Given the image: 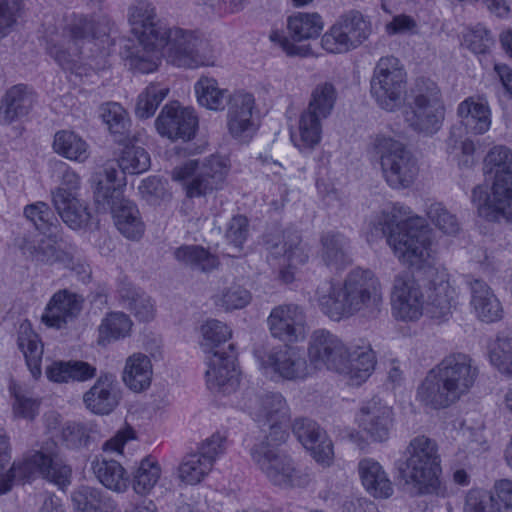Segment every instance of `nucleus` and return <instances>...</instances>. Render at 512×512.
Returning <instances> with one entry per match:
<instances>
[{"label": "nucleus", "mask_w": 512, "mask_h": 512, "mask_svg": "<svg viewBox=\"0 0 512 512\" xmlns=\"http://www.w3.org/2000/svg\"><path fill=\"white\" fill-rule=\"evenodd\" d=\"M406 83V72L400 61L393 56L382 57L374 68L370 92L382 109L394 111L401 105Z\"/></svg>", "instance_id": "nucleus-11"}, {"label": "nucleus", "mask_w": 512, "mask_h": 512, "mask_svg": "<svg viewBox=\"0 0 512 512\" xmlns=\"http://www.w3.org/2000/svg\"><path fill=\"white\" fill-rule=\"evenodd\" d=\"M427 216L445 234L455 235L460 229L456 216L449 212L442 203L430 204L427 209Z\"/></svg>", "instance_id": "nucleus-63"}, {"label": "nucleus", "mask_w": 512, "mask_h": 512, "mask_svg": "<svg viewBox=\"0 0 512 512\" xmlns=\"http://www.w3.org/2000/svg\"><path fill=\"white\" fill-rule=\"evenodd\" d=\"M484 174L493 177L491 194L483 185L473 188L471 201L488 221L512 219V151L494 146L484 159Z\"/></svg>", "instance_id": "nucleus-5"}, {"label": "nucleus", "mask_w": 512, "mask_h": 512, "mask_svg": "<svg viewBox=\"0 0 512 512\" xmlns=\"http://www.w3.org/2000/svg\"><path fill=\"white\" fill-rule=\"evenodd\" d=\"M271 335L285 342H296L303 334L305 314L297 304L279 305L268 317Z\"/></svg>", "instance_id": "nucleus-23"}, {"label": "nucleus", "mask_w": 512, "mask_h": 512, "mask_svg": "<svg viewBox=\"0 0 512 512\" xmlns=\"http://www.w3.org/2000/svg\"><path fill=\"white\" fill-rule=\"evenodd\" d=\"M135 137L132 135L125 142H117L121 146L117 165L123 173L139 174L150 166V157L146 150L134 145Z\"/></svg>", "instance_id": "nucleus-44"}, {"label": "nucleus", "mask_w": 512, "mask_h": 512, "mask_svg": "<svg viewBox=\"0 0 512 512\" xmlns=\"http://www.w3.org/2000/svg\"><path fill=\"white\" fill-rule=\"evenodd\" d=\"M118 294L121 301L140 321L153 319L154 304L144 291L135 287L132 283L122 280L118 285Z\"/></svg>", "instance_id": "nucleus-38"}, {"label": "nucleus", "mask_w": 512, "mask_h": 512, "mask_svg": "<svg viewBox=\"0 0 512 512\" xmlns=\"http://www.w3.org/2000/svg\"><path fill=\"white\" fill-rule=\"evenodd\" d=\"M168 93V86L160 83H150L138 96L135 108L136 116L141 119H147L153 116Z\"/></svg>", "instance_id": "nucleus-53"}, {"label": "nucleus", "mask_w": 512, "mask_h": 512, "mask_svg": "<svg viewBox=\"0 0 512 512\" xmlns=\"http://www.w3.org/2000/svg\"><path fill=\"white\" fill-rule=\"evenodd\" d=\"M391 302L396 317L401 320L413 321L422 315L425 296L411 273L402 272L395 276Z\"/></svg>", "instance_id": "nucleus-14"}, {"label": "nucleus", "mask_w": 512, "mask_h": 512, "mask_svg": "<svg viewBox=\"0 0 512 512\" xmlns=\"http://www.w3.org/2000/svg\"><path fill=\"white\" fill-rule=\"evenodd\" d=\"M213 469L196 452L187 454L178 467L179 479L189 485L200 483Z\"/></svg>", "instance_id": "nucleus-54"}, {"label": "nucleus", "mask_w": 512, "mask_h": 512, "mask_svg": "<svg viewBox=\"0 0 512 512\" xmlns=\"http://www.w3.org/2000/svg\"><path fill=\"white\" fill-rule=\"evenodd\" d=\"M345 354H347V347L337 335L325 329L315 330L311 334L308 356L315 367L325 366L335 372L343 370Z\"/></svg>", "instance_id": "nucleus-17"}, {"label": "nucleus", "mask_w": 512, "mask_h": 512, "mask_svg": "<svg viewBox=\"0 0 512 512\" xmlns=\"http://www.w3.org/2000/svg\"><path fill=\"white\" fill-rule=\"evenodd\" d=\"M457 114L467 133L481 135L491 126V110L483 96H471L463 100L457 107Z\"/></svg>", "instance_id": "nucleus-26"}, {"label": "nucleus", "mask_w": 512, "mask_h": 512, "mask_svg": "<svg viewBox=\"0 0 512 512\" xmlns=\"http://www.w3.org/2000/svg\"><path fill=\"white\" fill-rule=\"evenodd\" d=\"M464 512H501L495 497L480 489L470 490L464 503Z\"/></svg>", "instance_id": "nucleus-64"}, {"label": "nucleus", "mask_w": 512, "mask_h": 512, "mask_svg": "<svg viewBox=\"0 0 512 512\" xmlns=\"http://www.w3.org/2000/svg\"><path fill=\"white\" fill-rule=\"evenodd\" d=\"M265 246L274 258H283L289 266L304 264L309 258V249L295 228L289 227L279 235H267Z\"/></svg>", "instance_id": "nucleus-24"}, {"label": "nucleus", "mask_w": 512, "mask_h": 512, "mask_svg": "<svg viewBox=\"0 0 512 512\" xmlns=\"http://www.w3.org/2000/svg\"><path fill=\"white\" fill-rule=\"evenodd\" d=\"M359 423L374 441H386L392 427V410L373 398L361 408Z\"/></svg>", "instance_id": "nucleus-25"}, {"label": "nucleus", "mask_w": 512, "mask_h": 512, "mask_svg": "<svg viewBox=\"0 0 512 512\" xmlns=\"http://www.w3.org/2000/svg\"><path fill=\"white\" fill-rule=\"evenodd\" d=\"M128 21L141 46L153 47L155 43H161L167 26L158 18L151 2L138 0L133 3L128 9Z\"/></svg>", "instance_id": "nucleus-16"}, {"label": "nucleus", "mask_w": 512, "mask_h": 512, "mask_svg": "<svg viewBox=\"0 0 512 512\" xmlns=\"http://www.w3.org/2000/svg\"><path fill=\"white\" fill-rule=\"evenodd\" d=\"M358 472L366 491L378 499H387L394 493L388 474L382 465L372 458H364L358 464Z\"/></svg>", "instance_id": "nucleus-34"}, {"label": "nucleus", "mask_w": 512, "mask_h": 512, "mask_svg": "<svg viewBox=\"0 0 512 512\" xmlns=\"http://www.w3.org/2000/svg\"><path fill=\"white\" fill-rule=\"evenodd\" d=\"M282 443L260 440L250 450L257 468L273 484L279 487H302L309 481V475L296 467L292 458L279 449Z\"/></svg>", "instance_id": "nucleus-9"}, {"label": "nucleus", "mask_w": 512, "mask_h": 512, "mask_svg": "<svg viewBox=\"0 0 512 512\" xmlns=\"http://www.w3.org/2000/svg\"><path fill=\"white\" fill-rule=\"evenodd\" d=\"M101 118L115 142H125L132 136L130 119L126 110L119 103L110 102L102 105Z\"/></svg>", "instance_id": "nucleus-45"}, {"label": "nucleus", "mask_w": 512, "mask_h": 512, "mask_svg": "<svg viewBox=\"0 0 512 512\" xmlns=\"http://www.w3.org/2000/svg\"><path fill=\"white\" fill-rule=\"evenodd\" d=\"M225 166L219 157L211 156L203 162L189 160L182 166L176 167L172 177L184 181L188 197H201L222 187L225 180Z\"/></svg>", "instance_id": "nucleus-12"}, {"label": "nucleus", "mask_w": 512, "mask_h": 512, "mask_svg": "<svg viewBox=\"0 0 512 512\" xmlns=\"http://www.w3.org/2000/svg\"><path fill=\"white\" fill-rule=\"evenodd\" d=\"M289 419V407L280 393H268L260 397L255 420L269 429L262 440L284 443L289 436L286 429Z\"/></svg>", "instance_id": "nucleus-15"}, {"label": "nucleus", "mask_w": 512, "mask_h": 512, "mask_svg": "<svg viewBox=\"0 0 512 512\" xmlns=\"http://www.w3.org/2000/svg\"><path fill=\"white\" fill-rule=\"evenodd\" d=\"M10 392L14 398L12 404L14 416L33 420L39 411V401L30 391L16 384L10 386Z\"/></svg>", "instance_id": "nucleus-60"}, {"label": "nucleus", "mask_w": 512, "mask_h": 512, "mask_svg": "<svg viewBox=\"0 0 512 512\" xmlns=\"http://www.w3.org/2000/svg\"><path fill=\"white\" fill-rule=\"evenodd\" d=\"M18 346L24 354L32 376L38 378L41 375L43 344L29 323H22L19 327Z\"/></svg>", "instance_id": "nucleus-41"}, {"label": "nucleus", "mask_w": 512, "mask_h": 512, "mask_svg": "<svg viewBox=\"0 0 512 512\" xmlns=\"http://www.w3.org/2000/svg\"><path fill=\"white\" fill-rule=\"evenodd\" d=\"M320 245V257L327 267L341 270L352 263L350 241L342 233L324 232L320 237Z\"/></svg>", "instance_id": "nucleus-33"}, {"label": "nucleus", "mask_w": 512, "mask_h": 512, "mask_svg": "<svg viewBox=\"0 0 512 512\" xmlns=\"http://www.w3.org/2000/svg\"><path fill=\"white\" fill-rule=\"evenodd\" d=\"M46 375L56 383L84 382L96 376V368L84 361H54L47 367Z\"/></svg>", "instance_id": "nucleus-37"}, {"label": "nucleus", "mask_w": 512, "mask_h": 512, "mask_svg": "<svg viewBox=\"0 0 512 512\" xmlns=\"http://www.w3.org/2000/svg\"><path fill=\"white\" fill-rule=\"evenodd\" d=\"M175 259L193 271L210 273L219 266V259L199 245H182L174 251Z\"/></svg>", "instance_id": "nucleus-40"}, {"label": "nucleus", "mask_w": 512, "mask_h": 512, "mask_svg": "<svg viewBox=\"0 0 512 512\" xmlns=\"http://www.w3.org/2000/svg\"><path fill=\"white\" fill-rule=\"evenodd\" d=\"M411 214L409 207L395 203L371 217L368 233L374 239L386 238L401 263L420 269L431 258L430 231L422 218Z\"/></svg>", "instance_id": "nucleus-1"}, {"label": "nucleus", "mask_w": 512, "mask_h": 512, "mask_svg": "<svg viewBox=\"0 0 512 512\" xmlns=\"http://www.w3.org/2000/svg\"><path fill=\"white\" fill-rule=\"evenodd\" d=\"M72 499L77 509L82 512H96L103 507L113 508L112 501L100 489L90 486L79 487L73 493Z\"/></svg>", "instance_id": "nucleus-55"}, {"label": "nucleus", "mask_w": 512, "mask_h": 512, "mask_svg": "<svg viewBox=\"0 0 512 512\" xmlns=\"http://www.w3.org/2000/svg\"><path fill=\"white\" fill-rule=\"evenodd\" d=\"M227 128L235 139L246 140L256 130L253 120L255 99L252 94L237 91L229 97Z\"/></svg>", "instance_id": "nucleus-21"}, {"label": "nucleus", "mask_w": 512, "mask_h": 512, "mask_svg": "<svg viewBox=\"0 0 512 512\" xmlns=\"http://www.w3.org/2000/svg\"><path fill=\"white\" fill-rule=\"evenodd\" d=\"M471 292V306L477 317L486 323H493L503 316V309L500 301L494 295L491 288L481 279L468 281Z\"/></svg>", "instance_id": "nucleus-31"}, {"label": "nucleus", "mask_w": 512, "mask_h": 512, "mask_svg": "<svg viewBox=\"0 0 512 512\" xmlns=\"http://www.w3.org/2000/svg\"><path fill=\"white\" fill-rule=\"evenodd\" d=\"M161 40L153 47L164 49L167 61L175 66L193 68L214 64L215 50L212 44L192 31L167 27Z\"/></svg>", "instance_id": "nucleus-8"}, {"label": "nucleus", "mask_w": 512, "mask_h": 512, "mask_svg": "<svg viewBox=\"0 0 512 512\" xmlns=\"http://www.w3.org/2000/svg\"><path fill=\"white\" fill-rule=\"evenodd\" d=\"M336 96V90L331 83L319 84L312 91L306 110L326 119L332 112Z\"/></svg>", "instance_id": "nucleus-58"}, {"label": "nucleus", "mask_w": 512, "mask_h": 512, "mask_svg": "<svg viewBox=\"0 0 512 512\" xmlns=\"http://www.w3.org/2000/svg\"><path fill=\"white\" fill-rule=\"evenodd\" d=\"M21 248L24 254H28L33 260L40 263L53 264L60 262L64 266H70L73 263V256L58 249L50 237L42 238L37 243L25 240Z\"/></svg>", "instance_id": "nucleus-42"}, {"label": "nucleus", "mask_w": 512, "mask_h": 512, "mask_svg": "<svg viewBox=\"0 0 512 512\" xmlns=\"http://www.w3.org/2000/svg\"><path fill=\"white\" fill-rule=\"evenodd\" d=\"M251 293L240 285H231L216 296L215 304L225 311L242 309L251 301Z\"/></svg>", "instance_id": "nucleus-61"}, {"label": "nucleus", "mask_w": 512, "mask_h": 512, "mask_svg": "<svg viewBox=\"0 0 512 512\" xmlns=\"http://www.w3.org/2000/svg\"><path fill=\"white\" fill-rule=\"evenodd\" d=\"M456 291L448 280L438 277L430 282L425 306L432 318H445L455 306Z\"/></svg>", "instance_id": "nucleus-35"}, {"label": "nucleus", "mask_w": 512, "mask_h": 512, "mask_svg": "<svg viewBox=\"0 0 512 512\" xmlns=\"http://www.w3.org/2000/svg\"><path fill=\"white\" fill-rule=\"evenodd\" d=\"M489 358L501 374L512 378V338L498 336L490 347Z\"/></svg>", "instance_id": "nucleus-59"}, {"label": "nucleus", "mask_w": 512, "mask_h": 512, "mask_svg": "<svg viewBox=\"0 0 512 512\" xmlns=\"http://www.w3.org/2000/svg\"><path fill=\"white\" fill-rule=\"evenodd\" d=\"M288 29L295 41H302L317 37L323 29V23L317 13L299 12L289 17Z\"/></svg>", "instance_id": "nucleus-50"}, {"label": "nucleus", "mask_w": 512, "mask_h": 512, "mask_svg": "<svg viewBox=\"0 0 512 512\" xmlns=\"http://www.w3.org/2000/svg\"><path fill=\"white\" fill-rule=\"evenodd\" d=\"M412 102L405 112V121L414 131L425 135L436 133L442 126L445 109L435 82L417 79L411 90Z\"/></svg>", "instance_id": "nucleus-10"}, {"label": "nucleus", "mask_w": 512, "mask_h": 512, "mask_svg": "<svg viewBox=\"0 0 512 512\" xmlns=\"http://www.w3.org/2000/svg\"><path fill=\"white\" fill-rule=\"evenodd\" d=\"M52 146L55 153L70 161L84 163L90 156L88 143L71 130L56 132Z\"/></svg>", "instance_id": "nucleus-39"}, {"label": "nucleus", "mask_w": 512, "mask_h": 512, "mask_svg": "<svg viewBox=\"0 0 512 512\" xmlns=\"http://www.w3.org/2000/svg\"><path fill=\"white\" fill-rule=\"evenodd\" d=\"M151 359L143 353L130 355L125 362L122 380L131 391L140 393L147 390L152 381Z\"/></svg>", "instance_id": "nucleus-36"}, {"label": "nucleus", "mask_w": 512, "mask_h": 512, "mask_svg": "<svg viewBox=\"0 0 512 512\" xmlns=\"http://www.w3.org/2000/svg\"><path fill=\"white\" fill-rule=\"evenodd\" d=\"M194 88L199 104L210 110H223L232 96L227 89L219 88L217 80L210 77H201Z\"/></svg>", "instance_id": "nucleus-46"}, {"label": "nucleus", "mask_w": 512, "mask_h": 512, "mask_svg": "<svg viewBox=\"0 0 512 512\" xmlns=\"http://www.w3.org/2000/svg\"><path fill=\"white\" fill-rule=\"evenodd\" d=\"M201 332L203 336L201 347L207 356H212L218 351H227L223 345L232 336V330L227 324L211 319L202 325Z\"/></svg>", "instance_id": "nucleus-49"}, {"label": "nucleus", "mask_w": 512, "mask_h": 512, "mask_svg": "<svg viewBox=\"0 0 512 512\" xmlns=\"http://www.w3.org/2000/svg\"><path fill=\"white\" fill-rule=\"evenodd\" d=\"M395 468L411 496L446 495V486L440 479L441 457L435 440L425 435L411 439L395 462Z\"/></svg>", "instance_id": "nucleus-4"}, {"label": "nucleus", "mask_w": 512, "mask_h": 512, "mask_svg": "<svg viewBox=\"0 0 512 512\" xmlns=\"http://www.w3.org/2000/svg\"><path fill=\"white\" fill-rule=\"evenodd\" d=\"M478 374L479 369L469 355L448 354L428 371L418 387L417 398L431 409L448 408L470 392Z\"/></svg>", "instance_id": "nucleus-3"}, {"label": "nucleus", "mask_w": 512, "mask_h": 512, "mask_svg": "<svg viewBox=\"0 0 512 512\" xmlns=\"http://www.w3.org/2000/svg\"><path fill=\"white\" fill-rule=\"evenodd\" d=\"M132 327L130 318L123 312H111L106 315L98 327V344L107 345L125 338Z\"/></svg>", "instance_id": "nucleus-48"}, {"label": "nucleus", "mask_w": 512, "mask_h": 512, "mask_svg": "<svg viewBox=\"0 0 512 512\" xmlns=\"http://www.w3.org/2000/svg\"><path fill=\"white\" fill-rule=\"evenodd\" d=\"M110 208L115 226L118 231L127 239L138 240L145 231V225L140 216L137 206L124 196L106 203Z\"/></svg>", "instance_id": "nucleus-28"}, {"label": "nucleus", "mask_w": 512, "mask_h": 512, "mask_svg": "<svg viewBox=\"0 0 512 512\" xmlns=\"http://www.w3.org/2000/svg\"><path fill=\"white\" fill-rule=\"evenodd\" d=\"M96 478L106 488L121 493L128 488V476L123 466L115 460L96 459L92 462Z\"/></svg>", "instance_id": "nucleus-43"}, {"label": "nucleus", "mask_w": 512, "mask_h": 512, "mask_svg": "<svg viewBox=\"0 0 512 512\" xmlns=\"http://www.w3.org/2000/svg\"><path fill=\"white\" fill-rule=\"evenodd\" d=\"M343 360L344 369L337 373L347 376L350 384L355 386L370 377L376 364V356L370 344L359 346L351 352L347 349Z\"/></svg>", "instance_id": "nucleus-32"}, {"label": "nucleus", "mask_w": 512, "mask_h": 512, "mask_svg": "<svg viewBox=\"0 0 512 512\" xmlns=\"http://www.w3.org/2000/svg\"><path fill=\"white\" fill-rule=\"evenodd\" d=\"M51 198L58 215L71 229L77 230L88 225L90 212L78 196H72L63 189H54L51 191Z\"/></svg>", "instance_id": "nucleus-30"}, {"label": "nucleus", "mask_w": 512, "mask_h": 512, "mask_svg": "<svg viewBox=\"0 0 512 512\" xmlns=\"http://www.w3.org/2000/svg\"><path fill=\"white\" fill-rule=\"evenodd\" d=\"M48 54L64 69H71L76 62V58L81 52V48L76 43H72L68 38L57 43H49L47 47Z\"/></svg>", "instance_id": "nucleus-62"}, {"label": "nucleus", "mask_w": 512, "mask_h": 512, "mask_svg": "<svg viewBox=\"0 0 512 512\" xmlns=\"http://www.w3.org/2000/svg\"><path fill=\"white\" fill-rule=\"evenodd\" d=\"M35 475L41 476L60 488L70 485L72 468L60 456L55 442L44 443L40 450L34 451L19 462L18 466L12 469V473L3 480L0 491H10L16 479H30Z\"/></svg>", "instance_id": "nucleus-6"}, {"label": "nucleus", "mask_w": 512, "mask_h": 512, "mask_svg": "<svg viewBox=\"0 0 512 512\" xmlns=\"http://www.w3.org/2000/svg\"><path fill=\"white\" fill-rule=\"evenodd\" d=\"M343 31L352 40L355 47L365 41L370 34V24L365 20L362 13L356 10L348 11L337 21Z\"/></svg>", "instance_id": "nucleus-57"}, {"label": "nucleus", "mask_w": 512, "mask_h": 512, "mask_svg": "<svg viewBox=\"0 0 512 512\" xmlns=\"http://www.w3.org/2000/svg\"><path fill=\"white\" fill-rule=\"evenodd\" d=\"M321 311L334 321L356 313L375 318L383 308L381 283L370 269L356 267L346 276L343 285L325 281L316 290Z\"/></svg>", "instance_id": "nucleus-2"}, {"label": "nucleus", "mask_w": 512, "mask_h": 512, "mask_svg": "<svg viewBox=\"0 0 512 512\" xmlns=\"http://www.w3.org/2000/svg\"><path fill=\"white\" fill-rule=\"evenodd\" d=\"M161 469L156 460L145 457L141 460L133 477V489L137 494L148 493L157 483Z\"/></svg>", "instance_id": "nucleus-56"}, {"label": "nucleus", "mask_w": 512, "mask_h": 512, "mask_svg": "<svg viewBox=\"0 0 512 512\" xmlns=\"http://www.w3.org/2000/svg\"><path fill=\"white\" fill-rule=\"evenodd\" d=\"M155 125L162 136L172 140L182 139L187 141L195 136L198 118L193 110L182 108L177 102H173L163 107Z\"/></svg>", "instance_id": "nucleus-18"}, {"label": "nucleus", "mask_w": 512, "mask_h": 512, "mask_svg": "<svg viewBox=\"0 0 512 512\" xmlns=\"http://www.w3.org/2000/svg\"><path fill=\"white\" fill-rule=\"evenodd\" d=\"M121 393L115 375L102 373L84 393L83 403L95 415H109L119 405Z\"/></svg>", "instance_id": "nucleus-22"}, {"label": "nucleus", "mask_w": 512, "mask_h": 512, "mask_svg": "<svg viewBox=\"0 0 512 512\" xmlns=\"http://www.w3.org/2000/svg\"><path fill=\"white\" fill-rule=\"evenodd\" d=\"M24 216L38 231L49 236L53 235L59 226V220L54 211L42 201L25 206Z\"/></svg>", "instance_id": "nucleus-51"}, {"label": "nucleus", "mask_w": 512, "mask_h": 512, "mask_svg": "<svg viewBox=\"0 0 512 512\" xmlns=\"http://www.w3.org/2000/svg\"><path fill=\"white\" fill-rule=\"evenodd\" d=\"M323 119L307 110L303 111L299 119V138L296 139L292 136L295 145L301 149H311L316 146L321 139Z\"/></svg>", "instance_id": "nucleus-52"}, {"label": "nucleus", "mask_w": 512, "mask_h": 512, "mask_svg": "<svg viewBox=\"0 0 512 512\" xmlns=\"http://www.w3.org/2000/svg\"><path fill=\"white\" fill-rule=\"evenodd\" d=\"M118 170L114 163L105 165L102 172L97 175V183L94 191L95 202L106 209V203L123 197L120 184H116Z\"/></svg>", "instance_id": "nucleus-47"}, {"label": "nucleus", "mask_w": 512, "mask_h": 512, "mask_svg": "<svg viewBox=\"0 0 512 512\" xmlns=\"http://www.w3.org/2000/svg\"><path fill=\"white\" fill-rule=\"evenodd\" d=\"M83 299L68 290H60L49 301L42 321L50 326L60 328L73 319L82 308Z\"/></svg>", "instance_id": "nucleus-29"}, {"label": "nucleus", "mask_w": 512, "mask_h": 512, "mask_svg": "<svg viewBox=\"0 0 512 512\" xmlns=\"http://www.w3.org/2000/svg\"><path fill=\"white\" fill-rule=\"evenodd\" d=\"M207 361L206 381L208 388L223 393L234 391L239 384L234 345L229 344L228 351H218L212 356H207Z\"/></svg>", "instance_id": "nucleus-19"}, {"label": "nucleus", "mask_w": 512, "mask_h": 512, "mask_svg": "<svg viewBox=\"0 0 512 512\" xmlns=\"http://www.w3.org/2000/svg\"><path fill=\"white\" fill-rule=\"evenodd\" d=\"M292 432L317 462L330 464L334 454L333 444L318 423L305 417L296 418Z\"/></svg>", "instance_id": "nucleus-20"}, {"label": "nucleus", "mask_w": 512, "mask_h": 512, "mask_svg": "<svg viewBox=\"0 0 512 512\" xmlns=\"http://www.w3.org/2000/svg\"><path fill=\"white\" fill-rule=\"evenodd\" d=\"M372 146L386 183L393 189L410 187L419 171L411 151L402 142L383 134L375 136Z\"/></svg>", "instance_id": "nucleus-7"}, {"label": "nucleus", "mask_w": 512, "mask_h": 512, "mask_svg": "<svg viewBox=\"0 0 512 512\" xmlns=\"http://www.w3.org/2000/svg\"><path fill=\"white\" fill-rule=\"evenodd\" d=\"M255 355L264 373L272 377L296 381L305 379L309 374L305 355L297 347L278 345L265 351H257Z\"/></svg>", "instance_id": "nucleus-13"}, {"label": "nucleus", "mask_w": 512, "mask_h": 512, "mask_svg": "<svg viewBox=\"0 0 512 512\" xmlns=\"http://www.w3.org/2000/svg\"><path fill=\"white\" fill-rule=\"evenodd\" d=\"M37 96L27 85L18 84L8 89L0 106V118L5 124H11L29 114Z\"/></svg>", "instance_id": "nucleus-27"}]
</instances>
